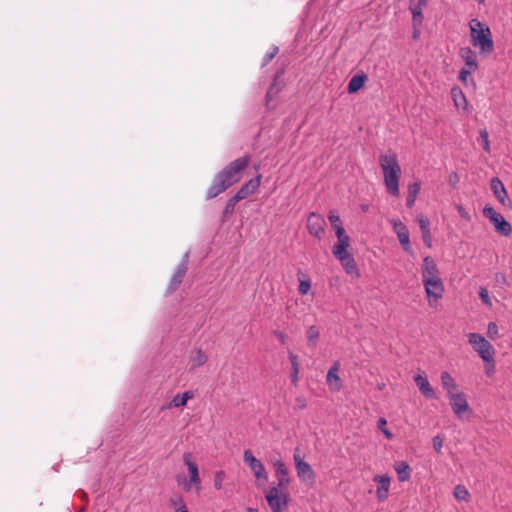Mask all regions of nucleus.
<instances>
[{
	"label": "nucleus",
	"mask_w": 512,
	"mask_h": 512,
	"mask_svg": "<svg viewBox=\"0 0 512 512\" xmlns=\"http://www.w3.org/2000/svg\"><path fill=\"white\" fill-rule=\"evenodd\" d=\"M249 156H243L235 159L224 167L213 179V182L207 190V199H213L224 192L234 183H237L242 176L243 171L248 167Z\"/></svg>",
	"instance_id": "nucleus-1"
},
{
	"label": "nucleus",
	"mask_w": 512,
	"mask_h": 512,
	"mask_svg": "<svg viewBox=\"0 0 512 512\" xmlns=\"http://www.w3.org/2000/svg\"><path fill=\"white\" fill-rule=\"evenodd\" d=\"M379 164L387 193L393 197H399V182L402 171L397 155L392 151L381 154L379 156Z\"/></svg>",
	"instance_id": "nucleus-2"
},
{
	"label": "nucleus",
	"mask_w": 512,
	"mask_h": 512,
	"mask_svg": "<svg viewBox=\"0 0 512 512\" xmlns=\"http://www.w3.org/2000/svg\"><path fill=\"white\" fill-rule=\"evenodd\" d=\"M471 43L474 47H479L481 52H492L494 43L490 28L482 24L477 19L470 21Z\"/></svg>",
	"instance_id": "nucleus-3"
},
{
	"label": "nucleus",
	"mask_w": 512,
	"mask_h": 512,
	"mask_svg": "<svg viewBox=\"0 0 512 512\" xmlns=\"http://www.w3.org/2000/svg\"><path fill=\"white\" fill-rule=\"evenodd\" d=\"M469 343L473 349L479 354L483 361H491L495 350L490 342L478 333L469 334Z\"/></svg>",
	"instance_id": "nucleus-4"
},
{
	"label": "nucleus",
	"mask_w": 512,
	"mask_h": 512,
	"mask_svg": "<svg viewBox=\"0 0 512 512\" xmlns=\"http://www.w3.org/2000/svg\"><path fill=\"white\" fill-rule=\"evenodd\" d=\"M280 488L273 486L266 494V500L272 512H283L288 506V494L280 492Z\"/></svg>",
	"instance_id": "nucleus-5"
},
{
	"label": "nucleus",
	"mask_w": 512,
	"mask_h": 512,
	"mask_svg": "<svg viewBox=\"0 0 512 512\" xmlns=\"http://www.w3.org/2000/svg\"><path fill=\"white\" fill-rule=\"evenodd\" d=\"M183 462L187 466L190 475V481L189 483H185L184 489L190 490L191 485H194L197 490H200L201 479L199 476V470L195 461L192 460L191 453H184Z\"/></svg>",
	"instance_id": "nucleus-6"
},
{
	"label": "nucleus",
	"mask_w": 512,
	"mask_h": 512,
	"mask_svg": "<svg viewBox=\"0 0 512 512\" xmlns=\"http://www.w3.org/2000/svg\"><path fill=\"white\" fill-rule=\"evenodd\" d=\"M244 462L250 467V469L253 471L255 477L258 480L263 479L264 481L268 480V474L266 472V469L262 462L258 460L250 450L244 451L243 456Z\"/></svg>",
	"instance_id": "nucleus-7"
},
{
	"label": "nucleus",
	"mask_w": 512,
	"mask_h": 512,
	"mask_svg": "<svg viewBox=\"0 0 512 512\" xmlns=\"http://www.w3.org/2000/svg\"><path fill=\"white\" fill-rule=\"evenodd\" d=\"M425 291L429 298V303L431 304V298L435 301L442 298L444 293V285L440 277L438 278H429L423 281Z\"/></svg>",
	"instance_id": "nucleus-8"
},
{
	"label": "nucleus",
	"mask_w": 512,
	"mask_h": 512,
	"mask_svg": "<svg viewBox=\"0 0 512 512\" xmlns=\"http://www.w3.org/2000/svg\"><path fill=\"white\" fill-rule=\"evenodd\" d=\"M448 398L452 411L458 418H461L463 413L471 411L466 395L463 392L451 394Z\"/></svg>",
	"instance_id": "nucleus-9"
},
{
	"label": "nucleus",
	"mask_w": 512,
	"mask_h": 512,
	"mask_svg": "<svg viewBox=\"0 0 512 512\" xmlns=\"http://www.w3.org/2000/svg\"><path fill=\"white\" fill-rule=\"evenodd\" d=\"M294 461L298 477L303 481L314 482L316 475L311 465L304 461L298 453L294 454Z\"/></svg>",
	"instance_id": "nucleus-10"
},
{
	"label": "nucleus",
	"mask_w": 512,
	"mask_h": 512,
	"mask_svg": "<svg viewBox=\"0 0 512 512\" xmlns=\"http://www.w3.org/2000/svg\"><path fill=\"white\" fill-rule=\"evenodd\" d=\"M337 243L333 246L332 252L334 255H340L348 252L350 246V236L346 233L344 226H334Z\"/></svg>",
	"instance_id": "nucleus-11"
},
{
	"label": "nucleus",
	"mask_w": 512,
	"mask_h": 512,
	"mask_svg": "<svg viewBox=\"0 0 512 512\" xmlns=\"http://www.w3.org/2000/svg\"><path fill=\"white\" fill-rule=\"evenodd\" d=\"M343 266L345 272L354 278L360 277L359 269L355 263L354 257L350 252H345L340 255H334Z\"/></svg>",
	"instance_id": "nucleus-12"
},
{
	"label": "nucleus",
	"mask_w": 512,
	"mask_h": 512,
	"mask_svg": "<svg viewBox=\"0 0 512 512\" xmlns=\"http://www.w3.org/2000/svg\"><path fill=\"white\" fill-rule=\"evenodd\" d=\"M373 481L378 483L376 496L379 502H384L388 498L390 488V477L388 475H376Z\"/></svg>",
	"instance_id": "nucleus-13"
},
{
	"label": "nucleus",
	"mask_w": 512,
	"mask_h": 512,
	"mask_svg": "<svg viewBox=\"0 0 512 512\" xmlns=\"http://www.w3.org/2000/svg\"><path fill=\"white\" fill-rule=\"evenodd\" d=\"M414 382L425 398L435 399L437 397L434 389L428 381L427 376L417 374L414 376Z\"/></svg>",
	"instance_id": "nucleus-14"
},
{
	"label": "nucleus",
	"mask_w": 512,
	"mask_h": 512,
	"mask_svg": "<svg viewBox=\"0 0 512 512\" xmlns=\"http://www.w3.org/2000/svg\"><path fill=\"white\" fill-rule=\"evenodd\" d=\"M187 271L188 270L184 268V265L177 266V268H176L175 272L173 273V275L170 279V282L168 284V287L166 290L167 295L174 293L179 288V286L181 285V283L183 282V280L185 278Z\"/></svg>",
	"instance_id": "nucleus-15"
},
{
	"label": "nucleus",
	"mask_w": 512,
	"mask_h": 512,
	"mask_svg": "<svg viewBox=\"0 0 512 512\" xmlns=\"http://www.w3.org/2000/svg\"><path fill=\"white\" fill-rule=\"evenodd\" d=\"M275 467V475L278 479V488L287 489L290 479L288 474V469L285 466V463L282 460H277L274 463Z\"/></svg>",
	"instance_id": "nucleus-16"
},
{
	"label": "nucleus",
	"mask_w": 512,
	"mask_h": 512,
	"mask_svg": "<svg viewBox=\"0 0 512 512\" xmlns=\"http://www.w3.org/2000/svg\"><path fill=\"white\" fill-rule=\"evenodd\" d=\"M439 276V270L438 267L434 261V259L430 256H426L423 259V265H422V280H427L429 278H438Z\"/></svg>",
	"instance_id": "nucleus-17"
},
{
	"label": "nucleus",
	"mask_w": 512,
	"mask_h": 512,
	"mask_svg": "<svg viewBox=\"0 0 512 512\" xmlns=\"http://www.w3.org/2000/svg\"><path fill=\"white\" fill-rule=\"evenodd\" d=\"M483 216L490 220L495 225H507L509 224L505 218L498 213L492 206L486 205L482 210Z\"/></svg>",
	"instance_id": "nucleus-18"
},
{
	"label": "nucleus",
	"mask_w": 512,
	"mask_h": 512,
	"mask_svg": "<svg viewBox=\"0 0 512 512\" xmlns=\"http://www.w3.org/2000/svg\"><path fill=\"white\" fill-rule=\"evenodd\" d=\"M491 189L495 197L499 200V202L505 204V199L507 198V191L504 187V184L499 178L494 177L491 179Z\"/></svg>",
	"instance_id": "nucleus-19"
},
{
	"label": "nucleus",
	"mask_w": 512,
	"mask_h": 512,
	"mask_svg": "<svg viewBox=\"0 0 512 512\" xmlns=\"http://www.w3.org/2000/svg\"><path fill=\"white\" fill-rule=\"evenodd\" d=\"M460 56L464 60L466 67H470L472 69L478 68L477 56L471 48H469V47L461 48Z\"/></svg>",
	"instance_id": "nucleus-20"
},
{
	"label": "nucleus",
	"mask_w": 512,
	"mask_h": 512,
	"mask_svg": "<svg viewBox=\"0 0 512 512\" xmlns=\"http://www.w3.org/2000/svg\"><path fill=\"white\" fill-rule=\"evenodd\" d=\"M397 232L398 239L400 241V244L402 245L403 249L406 252L412 253L410 240H409V231L407 229V226H393Z\"/></svg>",
	"instance_id": "nucleus-21"
},
{
	"label": "nucleus",
	"mask_w": 512,
	"mask_h": 512,
	"mask_svg": "<svg viewBox=\"0 0 512 512\" xmlns=\"http://www.w3.org/2000/svg\"><path fill=\"white\" fill-rule=\"evenodd\" d=\"M426 6L420 5L418 3H411L410 4V11L412 13V22H413V28L421 26L424 16H423V8Z\"/></svg>",
	"instance_id": "nucleus-22"
},
{
	"label": "nucleus",
	"mask_w": 512,
	"mask_h": 512,
	"mask_svg": "<svg viewBox=\"0 0 512 512\" xmlns=\"http://www.w3.org/2000/svg\"><path fill=\"white\" fill-rule=\"evenodd\" d=\"M338 370H339V363L336 362L328 371L327 373V382L328 384L330 385H333L334 384V389L335 390H340V388L342 387V381L338 375Z\"/></svg>",
	"instance_id": "nucleus-23"
},
{
	"label": "nucleus",
	"mask_w": 512,
	"mask_h": 512,
	"mask_svg": "<svg viewBox=\"0 0 512 512\" xmlns=\"http://www.w3.org/2000/svg\"><path fill=\"white\" fill-rule=\"evenodd\" d=\"M193 398V392L192 391H186L183 394H176L171 402L166 406V408L171 407H183L187 404V401L189 399ZM162 409H165V407H162Z\"/></svg>",
	"instance_id": "nucleus-24"
},
{
	"label": "nucleus",
	"mask_w": 512,
	"mask_h": 512,
	"mask_svg": "<svg viewBox=\"0 0 512 512\" xmlns=\"http://www.w3.org/2000/svg\"><path fill=\"white\" fill-rule=\"evenodd\" d=\"M395 471L398 475V479L401 482L408 481L411 477V468L405 461H399L394 465Z\"/></svg>",
	"instance_id": "nucleus-25"
},
{
	"label": "nucleus",
	"mask_w": 512,
	"mask_h": 512,
	"mask_svg": "<svg viewBox=\"0 0 512 512\" xmlns=\"http://www.w3.org/2000/svg\"><path fill=\"white\" fill-rule=\"evenodd\" d=\"M441 382H442L443 388L447 391V396H450L451 394H455V391L457 389V384L449 372L443 371L441 373Z\"/></svg>",
	"instance_id": "nucleus-26"
},
{
	"label": "nucleus",
	"mask_w": 512,
	"mask_h": 512,
	"mask_svg": "<svg viewBox=\"0 0 512 512\" xmlns=\"http://www.w3.org/2000/svg\"><path fill=\"white\" fill-rule=\"evenodd\" d=\"M367 81V75L365 74H357V75H354L349 83H348V92L349 93H355L357 91H359L365 84V82Z\"/></svg>",
	"instance_id": "nucleus-27"
},
{
	"label": "nucleus",
	"mask_w": 512,
	"mask_h": 512,
	"mask_svg": "<svg viewBox=\"0 0 512 512\" xmlns=\"http://www.w3.org/2000/svg\"><path fill=\"white\" fill-rule=\"evenodd\" d=\"M421 189V184L419 181L412 182L408 185V195L406 199V205L411 208L414 206L415 201L418 197V194Z\"/></svg>",
	"instance_id": "nucleus-28"
},
{
	"label": "nucleus",
	"mask_w": 512,
	"mask_h": 512,
	"mask_svg": "<svg viewBox=\"0 0 512 512\" xmlns=\"http://www.w3.org/2000/svg\"><path fill=\"white\" fill-rule=\"evenodd\" d=\"M451 96H452V99H453V102H454V105L456 106V108L460 109H465L468 105V102H467V99H466V96L464 95V93L462 92V90L458 87H455L451 90Z\"/></svg>",
	"instance_id": "nucleus-29"
},
{
	"label": "nucleus",
	"mask_w": 512,
	"mask_h": 512,
	"mask_svg": "<svg viewBox=\"0 0 512 512\" xmlns=\"http://www.w3.org/2000/svg\"><path fill=\"white\" fill-rule=\"evenodd\" d=\"M207 359V355L201 349H197L191 357V369L204 365Z\"/></svg>",
	"instance_id": "nucleus-30"
},
{
	"label": "nucleus",
	"mask_w": 512,
	"mask_h": 512,
	"mask_svg": "<svg viewBox=\"0 0 512 512\" xmlns=\"http://www.w3.org/2000/svg\"><path fill=\"white\" fill-rule=\"evenodd\" d=\"M319 329L317 326L315 325H312L308 328L307 330V340H308V345L311 346V347H315L316 346V341L317 339L319 338Z\"/></svg>",
	"instance_id": "nucleus-31"
},
{
	"label": "nucleus",
	"mask_w": 512,
	"mask_h": 512,
	"mask_svg": "<svg viewBox=\"0 0 512 512\" xmlns=\"http://www.w3.org/2000/svg\"><path fill=\"white\" fill-rule=\"evenodd\" d=\"M454 496L459 501H467L470 497V494L465 486L457 485L454 488Z\"/></svg>",
	"instance_id": "nucleus-32"
},
{
	"label": "nucleus",
	"mask_w": 512,
	"mask_h": 512,
	"mask_svg": "<svg viewBox=\"0 0 512 512\" xmlns=\"http://www.w3.org/2000/svg\"><path fill=\"white\" fill-rule=\"evenodd\" d=\"M478 140L482 143L483 149L489 153L491 151V148H490L489 134H488L487 130H485V129L480 130Z\"/></svg>",
	"instance_id": "nucleus-33"
},
{
	"label": "nucleus",
	"mask_w": 512,
	"mask_h": 512,
	"mask_svg": "<svg viewBox=\"0 0 512 512\" xmlns=\"http://www.w3.org/2000/svg\"><path fill=\"white\" fill-rule=\"evenodd\" d=\"M386 425H387V421L385 418L381 417L378 419L377 421V427L378 429L381 430V432L384 434V436L387 438V439H392L393 438V434L390 430H388L386 428Z\"/></svg>",
	"instance_id": "nucleus-34"
},
{
	"label": "nucleus",
	"mask_w": 512,
	"mask_h": 512,
	"mask_svg": "<svg viewBox=\"0 0 512 512\" xmlns=\"http://www.w3.org/2000/svg\"><path fill=\"white\" fill-rule=\"evenodd\" d=\"M479 297H480L481 301L488 307H490L492 305L491 298L489 296V291L487 290V288H485V287L479 288Z\"/></svg>",
	"instance_id": "nucleus-35"
},
{
	"label": "nucleus",
	"mask_w": 512,
	"mask_h": 512,
	"mask_svg": "<svg viewBox=\"0 0 512 512\" xmlns=\"http://www.w3.org/2000/svg\"><path fill=\"white\" fill-rule=\"evenodd\" d=\"M224 479H225V472L222 470L217 471L214 476V487L218 490L221 489Z\"/></svg>",
	"instance_id": "nucleus-36"
},
{
	"label": "nucleus",
	"mask_w": 512,
	"mask_h": 512,
	"mask_svg": "<svg viewBox=\"0 0 512 512\" xmlns=\"http://www.w3.org/2000/svg\"><path fill=\"white\" fill-rule=\"evenodd\" d=\"M477 69H472L470 67H463L459 72V80L462 82H467L468 77L475 72Z\"/></svg>",
	"instance_id": "nucleus-37"
},
{
	"label": "nucleus",
	"mask_w": 512,
	"mask_h": 512,
	"mask_svg": "<svg viewBox=\"0 0 512 512\" xmlns=\"http://www.w3.org/2000/svg\"><path fill=\"white\" fill-rule=\"evenodd\" d=\"M279 49L277 46H273L269 52L263 58L262 66H266L278 53Z\"/></svg>",
	"instance_id": "nucleus-38"
},
{
	"label": "nucleus",
	"mask_w": 512,
	"mask_h": 512,
	"mask_svg": "<svg viewBox=\"0 0 512 512\" xmlns=\"http://www.w3.org/2000/svg\"><path fill=\"white\" fill-rule=\"evenodd\" d=\"M311 235L321 239L325 230L323 226H307Z\"/></svg>",
	"instance_id": "nucleus-39"
},
{
	"label": "nucleus",
	"mask_w": 512,
	"mask_h": 512,
	"mask_svg": "<svg viewBox=\"0 0 512 512\" xmlns=\"http://www.w3.org/2000/svg\"><path fill=\"white\" fill-rule=\"evenodd\" d=\"M261 175H258L256 178L251 179L244 187H247L249 192H253L260 185Z\"/></svg>",
	"instance_id": "nucleus-40"
},
{
	"label": "nucleus",
	"mask_w": 512,
	"mask_h": 512,
	"mask_svg": "<svg viewBox=\"0 0 512 512\" xmlns=\"http://www.w3.org/2000/svg\"><path fill=\"white\" fill-rule=\"evenodd\" d=\"M457 211L463 221H471L470 213L465 207H463L462 205H457Z\"/></svg>",
	"instance_id": "nucleus-41"
},
{
	"label": "nucleus",
	"mask_w": 512,
	"mask_h": 512,
	"mask_svg": "<svg viewBox=\"0 0 512 512\" xmlns=\"http://www.w3.org/2000/svg\"><path fill=\"white\" fill-rule=\"evenodd\" d=\"M485 362V372L487 376H492L495 373V361L494 356H492L491 361H484Z\"/></svg>",
	"instance_id": "nucleus-42"
},
{
	"label": "nucleus",
	"mask_w": 512,
	"mask_h": 512,
	"mask_svg": "<svg viewBox=\"0 0 512 512\" xmlns=\"http://www.w3.org/2000/svg\"><path fill=\"white\" fill-rule=\"evenodd\" d=\"M422 230V236L425 244L428 247H431V238H430V232H429V226H420Z\"/></svg>",
	"instance_id": "nucleus-43"
},
{
	"label": "nucleus",
	"mask_w": 512,
	"mask_h": 512,
	"mask_svg": "<svg viewBox=\"0 0 512 512\" xmlns=\"http://www.w3.org/2000/svg\"><path fill=\"white\" fill-rule=\"evenodd\" d=\"M311 288V283L309 280H303V281H300V284H299V293L302 294V295H305L308 293V291L310 290Z\"/></svg>",
	"instance_id": "nucleus-44"
},
{
	"label": "nucleus",
	"mask_w": 512,
	"mask_h": 512,
	"mask_svg": "<svg viewBox=\"0 0 512 512\" xmlns=\"http://www.w3.org/2000/svg\"><path fill=\"white\" fill-rule=\"evenodd\" d=\"M249 194V190H247V187H242L233 197L234 202H238L242 199H244Z\"/></svg>",
	"instance_id": "nucleus-45"
},
{
	"label": "nucleus",
	"mask_w": 512,
	"mask_h": 512,
	"mask_svg": "<svg viewBox=\"0 0 512 512\" xmlns=\"http://www.w3.org/2000/svg\"><path fill=\"white\" fill-rule=\"evenodd\" d=\"M308 222L309 224H319L321 222H324V219L320 214L312 212L309 215Z\"/></svg>",
	"instance_id": "nucleus-46"
},
{
	"label": "nucleus",
	"mask_w": 512,
	"mask_h": 512,
	"mask_svg": "<svg viewBox=\"0 0 512 512\" xmlns=\"http://www.w3.org/2000/svg\"><path fill=\"white\" fill-rule=\"evenodd\" d=\"M278 93V89L275 87V85H271V87L269 88L267 94H266V105L269 107L270 105V102L273 98V95L274 94H277Z\"/></svg>",
	"instance_id": "nucleus-47"
},
{
	"label": "nucleus",
	"mask_w": 512,
	"mask_h": 512,
	"mask_svg": "<svg viewBox=\"0 0 512 512\" xmlns=\"http://www.w3.org/2000/svg\"><path fill=\"white\" fill-rule=\"evenodd\" d=\"M497 232L501 235L508 236L512 232V226H495Z\"/></svg>",
	"instance_id": "nucleus-48"
},
{
	"label": "nucleus",
	"mask_w": 512,
	"mask_h": 512,
	"mask_svg": "<svg viewBox=\"0 0 512 512\" xmlns=\"http://www.w3.org/2000/svg\"><path fill=\"white\" fill-rule=\"evenodd\" d=\"M298 374H299V366H298V367H291V375H290V378H291V382H292L294 385H297V382H298Z\"/></svg>",
	"instance_id": "nucleus-49"
},
{
	"label": "nucleus",
	"mask_w": 512,
	"mask_h": 512,
	"mask_svg": "<svg viewBox=\"0 0 512 512\" xmlns=\"http://www.w3.org/2000/svg\"><path fill=\"white\" fill-rule=\"evenodd\" d=\"M443 446V440L439 436L433 438V447L437 452H440Z\"/></svg>",
	"instance_id": "nucleus-50"
},
{
	"label": "nucleus",
	"mask_w": 512,
	"mask_h": 512,
	"mask_svg": "<svg viewBox=\"0 0 512 512\" xmlns=\"http://www.w3.org/2000/svg\"><path fill=\"white\" fill-rule=\"evenodd\" d=\"M296 404L300 410H303L307 407L306 399L302 396L296 398Z\"/></svg>",
	"instance_id": "nucleus-51"
},
{
	"label": "nucleus",
	"mask_w": 512,
	"mask_h": 512,
	"mask_svg": "<svg viewBox=\"0 0 512 512\" xmlns=\"http://www.w3.org/2000/svg\"><path fill=\"white\" fill-rule=\"evenodd\" d=\"M274 335L282 344H286L287 335L284 332L276 330L274 331Z\"/></svg>",
	"instance_id": "nucleus-52"
},
{
	"label": "nucleus",
	"mask_w": 512,
	"mask_h": 512,
	"mask_svg": "<svg viewBox=\"0 0 512 512\" xmlns=\"http://www.w3.org/2000/svg\"><path fill=\"white\" fill-rule=\"evenodd\" d=\"M328 218L331 224H336L340 221V217L335 211H330Z\"/></svg>",
	"instance_id": "nucleus-53"
},
{
	"label": "nucleus",
	"mask_w": 512,
	"mask_h": 512,
	"mask_svg": "<svg viewBox=\"0 0 512 512\" xmlns=\"http://www.w3.org/2000/svg\"><path fill=\"white\" fill-rule=\"evenodd\" d=\"M289 359H290V362H291V367H298L299 366V363H298V356L292 352H289Z\"/></svg>",
	"instance_id": "nucleus-54"
},
{
	"label": "nucleus",
	"mask_w": 512,
	"mask_h": 512,
	"mask_svg": "<svg viewBox=\"0 0 512 512\" xmlns=\"http://www.w3.org/2000/svg\"><path fill=\"white\" fill-rule=\"evenodd\" d=\"M189 255H190V252L187 251L183 255L181 262L179 263V265H184V268L187 269V270H188V264H189Z\"/></svg>",
	"instance_id": "nucleus-55"
},
{
	"label": "nucleus",
	"mask_w": 512,
	"mask_h": 512,
	"mask_svg": "<svg viewBox=\"0 0 512 512\" xmlns=\"http://www.w3.org/2000/svg\"><path fill=\"white\" fill-rule=\"evenodd\" d=\"M498 332V329H497V325L493 322L489 323L488 324V334L490 337L493 336V334H497Z\"/></svg>",
	"instance_id": "nucleus-56"
},
{
	"label": "nucleus",
	"mask_w": 512,
	"mask_h": 512,
	"mask_svg": "<svg viewBox=\"0 0 512 512\" xmlns=\"http://www.w3.org/2000/svg\"><path fill=\"white\" fill-rule=\"evenodd\" d=\"M181 505L176 509V512H189L185 504L180 500Z\"/></svg>",
	"instance_id": "nucleus-57"
},
{
	"label": "nucleus",
	"mask_w": 512,
	"mask_h": 512,
	"mask_svg": "<svg viewBox=\"0 0 512 512\" xmlns=\"http://www.w3.org/2000/svg\"><path fill=\"white\" fill-rule=\"evenodd\" d=\"M419 27L414 28L413 37L416 39L419 35Z\"/></svg>",
	"instance_id": "nucleus-58"
},
{
	"label": "nucleus",
	"mask_w": 512,
	"mask_h": 512,
	"mask_svg": "<svg viewBox=\"0 0 512 512\" xmlns=\"http://www.w3.org/2000/svg\"><path fill=\"white\" fill-rule=\"evenodd\" d=\"M416 3H418V4H420V5L427 6V4H428V0H418Z\"/></svg>",
	"instance_id": "nucleus-59"
},
{
	"label": "nucleus",
	"mask_w": 512,
	"mask_h": 512,
	"mask_svg": "<svg viewBox=\"0 0 512 512\" xmlns=\"http://www.w3.org/2000/svg\"><path fill=\"white\" fill-rule=\"evenodd\" d=\"M247 512H259V510L256 508L248 507Z\"/></svg>",
	"instance_id": "nucleus-60"
},
{
	"label": "nucleus",
	"mask_w": 512,
	"mask_h": 512,
	"mask_svg": "<svg viewBox=\"0 0 512 512\" xmlns=\"http://www.w3.org/2000/svg\"><path fill=\"white\" fill-rule=\"evenodd\" d=\"M455 177H457V174L453 173V175L450 176V178H452V180H455Z\"/></svg>",
	"instance_id": "nucleus-61"
},
{
	"label": "nucleus",
	"mask_w": 512,
	"mask_h": 512,
	"mask_svg": "<svg viewBox=\"0 0 512 512\" xmlns=\"http://www.w3.org/2000/svg\"><path fill=\"white\" fill-rule=\"evenodd\" d=\"M455 177H457V174L453 173V175L450 176V178H452V180H455Z\"/></svg>",
	"instance_id": "nucleus-62"
},
{
	"label": "nucleus",
	"mask_w": 512,
	"mask_h": 512,
	"mask_svg": "<svg viewBox=\"0 0 512 512\" xmlns=\"http://www.w3.org/2000/svg\"><path fill=\"white\" fill-rule=\"evenodd\" d=\"M420 225H423V224H427L426 221H424L423 219H420Z\"/></svg>",
	"instance_id": "nucleus-63"
},
{
	"label": "nucleus",
	"mask_w": 512,
	"mask_h": 512,
	"mask_svg": "<svg viewBox=\"0 0 512 512\" xmlns=\"http://www.w3.org/2000/svg\"><path fill=\"white\" fill-rule=\"evenodd\" d=\"M479 3H483L485 0H476Z\"/></svg>",
	"instance_id": "nucleus-64"
}]
</instances>
